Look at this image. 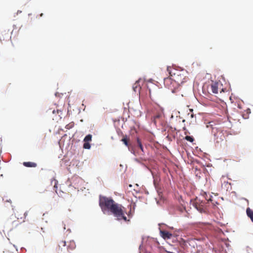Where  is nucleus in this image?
<instances>
[{"label": "nucleus", "instance_id": "dca6fc26", "mask_svg": "<svg viewBox=\"0 0 253 253\" xmlns=\"http://www.w3.org/2000/svg\"><path fill=\"white\" fill-rule=\"evenodd\" d=\"M74 126V123L73 122H71L69 124H68V125H67L66 126H65V128L67 129H69L71 128H72Z\"/></svg>", "mask_w": 253, "mask_h": 253}, {"label": "nucleus", "instance_id": "2eb2a0df", "mask_svg": "<svg viewBox=\"0 0 253 253\" xmlns=\"http://www.w3.org/2000/svg\"><path fill=\"white\" fill-rule=\"evenodd\" d=\"M137 144H138V145L139 147V148H140V149H141V150L142 151H143V146H142V144H141V142L140 140L138 138H137Z\"/></svg>", "mask_w": 253, "mask_h": 253}, {"label": "nucleus", "instance_id": "6e6552de", "mask_svg": "<svg viewBox=\"0 0 253 253\" xmlns=\"http://www.w3.org/2000/svg\"><path fill=\"white\" fill-rule=\"evenodd\" d=\"M194 206L196 209L199 211L200 212H205V210L204 207V203L202 202L201 203H199V201L198 199L196 200V202L194 203Z\"/></svg>", "mask_w": 253, "mask_h": 253}, {"label": "nucleus", "instance_id": "ddd939ff", "mask_svg": "<svg viewBox=\"0 0 253 253\" xmlns=\"http://www.w3.org/2000/svg\"><path fill=\"white\" fill-rule=\"evenodd\" d=\"M220 136V140H223V138L224 137L223 135L222 134L221 132H217L216 133H214V136L216 137V139H218V138Z\"/></svg>", "mask_w": 253, "mask_h": 253}, {"label": "nucleus", "instance_id": "393cba45", "mask_svg": "<svg viewBox=\"0 0 253 253\" xmlns=\"http://www.w3.org/2000/svg\"><path fill=\"white\" fill-rule=\"evenodd\" d=\"M135 88H136V86L135 87ZM133 90H134V91H135V87H133Z\"/></svg>", "mask_w": 253, "mask_h": 253}, {"label": "nucleus", "instance_id": "1a4fd4ad", "mask_svg": "<svg viewBox=\"0 0 253 253\" xmlns=\"http://www.w3.org/2000/svg\"><path fill=\"white\" fill-rule=\"evenodd\" d=\"M160 234L161 237L165 240L169 239L172 236V234H171L169 232L165 230L160 231Z\"/></svg>", "mask_w": 253, "mask_h": 253}, {"label": "nucleus", "instance_id": "0eeeda50", "mask_svg": "<svg viewBox=\"0 0 253 253\" xmlns=\"http://www.w3.org/2000/svg\"><path fill=\"white\" fill-rule=\"evenodd\" d=\"M222 86V84L220 82H212L210 84V89L212 93L214 94H217L218 92L221 93L224 92Z\"/></svg>", "mask_w": 253, "mask_h": 253}, {"label": "nucleus", "instance_id": "a211bd4d", "mask_svg": "<svg viewBox=\"0 0 253 253\" xmlns=\"http://www.w3.org/2000/svg\"><path fill=\"white\" fill-rule=\"evenodd\" d=\"M83 147L84 149H88L90 148V145L88 142H85V143L84 144Z\"/></svg>", "mask_w": 253, "mask_h": 253}, {"label": "nucleus", "instance_id": "f3484780", "mask_svg": "<svg viewBox=\"0 0 253 253\" xmlns=\"http://www.w3.org/2000/svg\"><path fill=\"white\" fill-rule=\"evenodd\" d=\"M185 139L186 140L190 141L191 142H193V141L194 140V138L192 136H186L185 137Z\"/></svg>", "mask_w": 253, "mask_h": 253}, {"label": "nucleus", "instance_id": "bb28decb", "mask_svg": "<svg viewBox=\"0 0 253 253\" xmlns=\"http://www.w3.org/2000/svg\"><path fill=\"white\" fill-rule=\"evenodd\" d=\"M42 15H43V14H42V13H41V15H40V16H42Z\"/></svg>", "mask_w": 253, "mask_h": 253}, {"label": "nucleus", "instance_id": "4468645a", "mask_svg": "<svg viewBox=\"0 0 253 253\" xmlns=\"http://www.w3.org/2000/svg\"><path fill=\"white\" fill-rule=\"evenodd\" d=\"M92 135L91 134L87 135L84 139V141L86 142H88L91 140Z\"/></svg>", "mask_w": 253, "mask_h": 253}, {"label": "nucleus", "instance_id": "39448f33", "mask_svg": "<svg viewBox=\"0 0 253 253\" xmlns=\"http://www.w3.org/2000/svg\"><path fill=\"white\" fill-rule=\"evenodd\" d=\"M66 246V242L65 241H62L59 245V251L58 253H66V251L72 250L76 247V244L74 241H72L68 243L67 247Z\"/></svg>", "mask_w": 253, "mask_h": 253}, {"label": "nucleus", "instance_id": "b1692460", "mask_svg": "<svg viewBox=\"0 0 253 253\" xmlns=\"http://www.w3.org/2000/svg\"><path fill=\"white\" fill-rule=\"evenodd\" d=\"M193 116H194V115H193V114H191V117L192 118H193Z\"/></svg>", "mask_w": 253, "mask_h": 253}, {"label": "nucleus", "instance_id": "20e7f679", "mask_svg": "<svg viewBox=\"0 0 253 253\" xmlns=\"http://www.w3.org/2000/svg\"><path fill=\"white\" fill-rule=\"evenodd\" d=\"M164 84L166 87L170 89L172 93H176L179 91L181 87L173 80L171 76L166 78L164 80Z\"/></svg>", "mask_w": 253, "mask_h": 253}, {"label": "nucleus", "instance_id": "f257e3e1", "mask_svg": "<svg viewBox=\"0 0 253 253\" xmlns=\"http://www.w3.org/2000/svg\"><path fill=\"white\" fill-rule=\"evenodd\" d=\"M167 70L170 76L172 77L174 81L177 83L180 87L181 84L188 80V77L186 76V72L183 70H178L170 67H168Z\"/></svg>", "mask_w": 253, "mask_h": 253}, {"label": "nucleus", "instance_id": "a878e982", "mask_svg": "<svg viewBox=\"0 0 253 253\" xmlns=\"http://www.w3.org/2000/svg\"><path fill=\"white\" fill-rule=\"evenodd\" d=\"M214 128H212V132H214Z\"/></svg>", "mask_w": 253, "mask_h": 253}, {"label": "nucleus", "instance_id": "423d86ee", "mask_svg": "<svg viewBox=\"0 0 253 253\" xmlns=\"http://www.w3.org/2000/svg\"><path fill=\"white\" fill-rule=\"evenodd\" d=\"M163 109L159 106H157L153 111V117L152 118V122L156 125L158 122L163 118Z\"/></svg>", "mask_w": 253, "mask_h": 253}, {"label": "nucleus", "instance_id": "f03ea898", "mask_svg": "<svg viewBox=\"0 0 253 253\" xmlns=\"http://www.w3.org/2000/svg\"><path fill=\"white\" fill-rule=\"evenodd\" d=\"M111 212L117 217L118 220H124L125 221H129V219H127L126 214L129 216L131 211H130L127 213L125 208L121 205L116 204Z\"/></svg>", "mask_w": 253, "mask_h": 253}, {"label": "nucleus", "instance_id": "9d476101", "mask_svg": "<svg viewBox=\"0 0 253 253\" xmlns=\"http://www.w3.org/2000/svg\"><path fill=\"white\" fill-rule=\"evenodd\" d=\"M23 164L26 167L35 168L37 166V164L36 163L31 162H24Z\"/></svg>", "mask_w": 253, "mask_h": 253}, {"label": "nucleus", "instance_id": "7ed1b4c3", "mask_svg": "<svg viewBox=\"0 0 253 253\" xmlns=\"http://www.w3.org/2000/svg\"><path fill=\"white\" fill-rule=\"evenodd\" d=\"M116 204L115 201L110 198L105 196H100L99 198V206L102 211L108 210L111 211Z\"/></svg>", "mask_w": 253, "mask_h": 253}, {"label": "nucleus", "instance_id": "f8f14e48", "mask_svg": "<svg viewBox=\"0 0 253 253\" xmlns=\"http://www.w3.org/2000/svg\"><path fill=\"white\" fill-rule=\"evenodd\" d=\"M247 215L251 218V220L253 222V211L250 208H247Z\"/></svg>", "mask_w": 253, "mask_h": 253}, {"label": "nucleus", "instance_id": "4be33fe9", "mask_svg": "<svg viewBox=\"0 0 253 253\" xmlns=\"http://www.w3.org/2000/svg\"><path fill=\"white\" fill-rule=\"evenodd\" d=\"M6 202H8V203H9L10 204H11V202L10 200H6Z\"/></svg>", "mask_w": 253, "mask_h": 253}, {"label": "nucleus", "instance_id": "9b49d317", "mask_svg": "<svg viewBox=\"0 0 253 253\" xmlns=\"http://www.w3.org/2000/svg\"><path fill=\"white\" fill-rule=\"evenodd\" d=\"M129 140V138L127 137V135H125L123 136V138L122 139L121 141L124 143V144L126 146L128 147L129 144L128 143V141Z\"/></svg>", "mask_w": 253, "mask_h": 253}, {"label": "nucleus", "instance_id": "aec40b11", "mask_svg": "<svg viewBox=\"0 0 253 253\" xmlns=\"http://www.w3.org/2000/svg\"><path fill=\"white\" fill-rule=\"evenodd\" d=\"M56 112L59 114V113H61V111L59 110H56Z\"/></svg>", "mask_w": 253, "mask_h": 253}, {"label": "nucleus", "instance_id": "5701e85b", "mask_svg": "<svg viewBox=\"0 0 253 253\" xmlns=\"http://www.w3.org/2000/svg\"><path fill=\"white\" fill-rule=\"evenodd\" d=\"M55 112H56L55 110H54L52 111V113L53 114H55Z\"/></svg>", "mask_w": 253, "mask_h": 253}, {"label": "nucleus", "instance_id": "412c9836", "mask_svg": "<svg viewBox=\"0 0 253 253\" xmlns=\"http://www.w3.org/2000/svg\"><path fill=\"white\" fill-rule=\"evenodd\" d=\"M149 95H150V97H152V94H151V91L150 90L149 91Z\"/></svg>", "mask_w": 253, "mask_h": 253}, {"label": "nucleus", "instance_id": "6ab92c4d", "mask_svg": "<svg viewBox=\"0 0 253 253\" xmlns=\"http://www.w3.org/2000/svg\"><path fill=\"white\" fill-rule=\"evenodd\" d=\"M27 213L26 212H24V213H23V217H22V216H20V217L19 215H18V214H17V219H23H23H25V218H26V215H27Z\"/></svg>", "mask_w": 253, "mask_h": 253}]
</instances>
